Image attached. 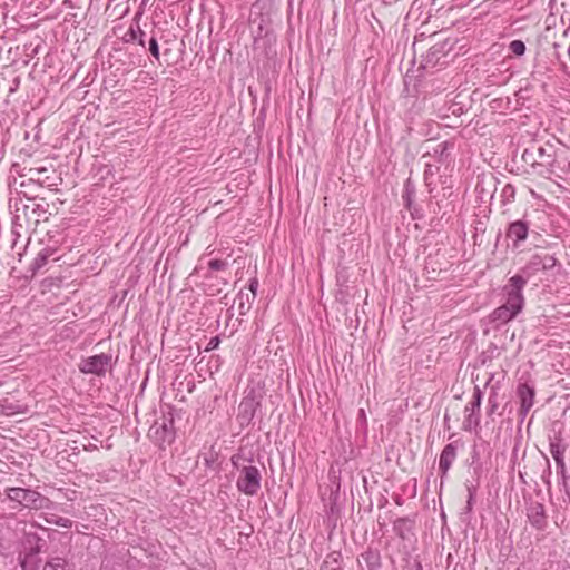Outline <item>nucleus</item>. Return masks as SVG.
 <instances>
[{"instance_id": "nucleus-17", "label": "nucleus", "mask_w": 570, "mask_h": 570, "mask_svg": "<svg viewBox=\"0 0 570 570\" xmlns=\"http://www.w3.org/2000/svg\"><path fill=\"white\" fill-rule=\"evenodd\" d=\"M539 271H542L539 261V254H534L531 256L530 261L520 269V273L515 274L514 276H521L527 284L528 281Z\"/></svg>"}, {"instance_id": "nucleus-4", "label": "nucleus", "mask_w": 570, "mask_h": 570, "mask_svg": "<svg viewBox=\"0 0 570 570\" xmlns=\"http://www.w3.org/2000/svg\"><path fill=\"white\" fill-rule=\"evenodd\" d=\"M9 500L20 503L28 509H42L48 499L36 490L24 488H8L6 490Z\"/></svg>"}, {"instance_id": "nucleus-1", "label": "nucleus", "mask_w": 570, "mask_h": 570, "mask_svg": "<svg viewBox=\"0 0 570 570\" xmlns=\"http://www.w3.org/2000/svg\"><path fill=\"white\" fill-rule=\"evenodd\" d=\"M524 164L537 170L539 175H550L553 173L554 156L547 153L542 146H531L525 148L521 155Z\"/></svg>"}, {"instance_id": "nucleus-2", "label": "nucleus", "mask_w": 570, "mask_h": 570, "mask_svg": "<svg viewBox=\"0 0 570 570\" xmlns=\"http://www.w3.org/2000/svg\"><path fill=\"white\" fill-rule=\"evenodd\" d=\"M525 285L527 284L521 276H511L502 287V295L504 297L503 304L521 313L525 301L523 296V288Z\"/></svg>"}, {"instance_id": "nucleus-7", "label": "nucleus", "mask_w": 570, "mask_h": 570, "mask_svg": "<svg viewBox=\"0 0 570 570\" xmlns=\"http://www.w3.org/2000/svg\"><path fill=\"white\" fill-rule=\"evenodd\" d=\"M111 363V355L101 353L98 355L89 356L83 358L79 364V371L85 374H94L97 376H104L107 367Z\"/></svg>"}, {"instance_id": "nucleus-16", "label": "nucleus", "mask_w": 570, "mask_h": 570, "mask_svg": "<svg viewBox=\"0 0 570 570\" xmlns=\"http://www.w3.org/2000/svg\"><path fill=\"white\" fill-rule=\"evenodd\" d=\"M445 53V43H435L423 58V68H433L439 63L441 57Z\"/></svg>"}, {"instance_id": "nucleus-39", "label": "nucleus", "mask_w": 570, "mask_h": 570, "mask_svg": "<svg viewBox=\"0 0 570 570\" xmlns=\"http://www.w3.org/2000/svg\"><path fill=\"white\" fill-rule=\"evenodd\" d=\"M218 343H219L218 337H213V338L210 340V342H209V346H210V348H215V347H217Z\"/></svg>"}, {"instance_id": "nucleus-33", "label": "nucleus", "mask_w": 570, "mask_h": 570, "mask_svg": "<svg viewBox=\"0 0 570 570\" xmlns=\"http://www.w3.org/2000/svg\"><path fill=\"white\" fill-rule=\"evenodd\" d=\"M248 289L252 293V301L256 297L257 289H258V281L257 278H252L248 284Z\"/></svg>"}, {"instance_id": "nucleus-3", "label": "nucleus", "mask_w": 570, "mask_h": 570, "mask_svg": "<svg viewBox=\"0 0 570 570\" xmlns=\"http://www.w3.org/2000/svg\"><path fill=\"white\" fill-rule=\"evenodd\" d=\"M150 432L160 449L166 450L167 446H171L176 439L174 414L169 412L168 416L163 417L161 423L156 422Z\"/></svg>"}, {"instance_id": "nucleus-9", "label": "nucleus", "mask_w": 570, "mask_h": 570, "mask_svg": "<svg viewBox=\"0 0 570 570\" xmlns=\"http://www.w3.org/2000/svg\"><path fill=\"white\" fill-rule=\"evenodd\" d=\"M530 230V224L524 219H518L509 224L507 228V238L512 242L514 248L523 243Z\"/></svg>"}, {"instance_id": "nucleus-41", "label": "nucleus", "mask_w": 570, "mask_h": 570, "mask_svg": "<svg viewBox=\"0 0 570 570\" xmlns=\"http://www.w3.org/2000/svg\"><path fill=\"white\" fill-rule=\"evenodd\" d=\"M417 570H422V566L420 562H416Z\"/></svg>"}, {"instance_id": "nucleus-10", "label": "nucleus", "mask_w": 570, "mask_h": 570, "mask_svg": "<svg viewBox=\"0 0 570 570\" xmlns=\"http://www.w3.org/2000/svg\"><path fill=\"white\" fill-rule=\"evenodd\" d=\"M361 570H381L383 568L382 557L376 548L367 547L357 558Z\"/></svg>"}, {"instance_id": "nucleus-21", "label": "nucleus", "mask_w": 570, "mask_h": 570, "mask_svg": "<svg viewBox=\"0 0 570 570\" xmlns=\"http://www.w3.org/2000/svg\"><path fill=\"white\" fill-rule=\"evenodd\" d=\"M124 40L126 42H137L142 48H146V32L142 31L139 26L136 28L130 27L129 30L125 33Z\"/></svg>"}, {"instance_id": "nucleus-31", "label": "nucleus", "mask_w": 570, "mask_h": 570, "mask_svg": "<svg viewBox=\"0 0 570 570\" xmlns=\"http://www.w3.org/2000/svg\"><path fill=\"white\" fill-rule=\"evenodd\" d=\"M48 522L61 528L70 529L72 527V521L68 518L58 517V515H51L50 519H48Z\"/></svg>"}, {"instance_id": "nucleus-19", "label": "nucleus", "mask_w": 570, "mask_h": 570, "mask_svg": "<svg viewBox=\"0 0 570 570\" xmlns=\"http://www.w3.org/2000/svg\"><path fill=\"white\" fill-rule=\"evenodd\" d=\"M453 142L442 141L435 145L431 150L429 149L426 155L435 157L439 161H445L450 155V149H453Z\"/></svg>"}, {"instance_id": "nucleus-15", "label": "nucleus", "mask_w": 570, "mask_h": 570, "mask_svg": "<svg viewBox=\"0 0 570 570\" xmlns=\"http://www.w3.org/2000/svg\"><path fill=\"white\" fill-rule=\"evenodd\" d=\"M520 313L510 306L502 304L497 307L491 314V322H498L500 324H505L511 320L515 318Z\"/></svg>"}, {"instance_id": "nucleus-18", "label": "nucleus", "mask_w": 570, "mask_h": 570, "mask_svg": "<svg viewBox=\"0 0 570 570\" xmlns=\"http://www.w3.org/2000/svg\"><path fill=\"white\" fill-rule=\"evenodd\" d=\"M564 451L566 448L561 444L560 440L550 442V453L556 461L558 472L562 474L566 472Z\"/></svg>"}, {"instance_id": "nucleus-27", "label": "nucleus", "mask_w": 570, "mask_h": 570, "mask_svg": "<svg viewBox=\"0 0 570 570\" xmlns=\"http://www.w3.org/2000/svg\"><path fill=\"white\" fill-rule=\"evenodd\" d=\"M206 264H207V271L204 274L205 277H208V274L210 272L223 271L228 266V263L226 261H222V259H209L206 262Z\"/></svg>"}, {"instance_id": "nucleus-37", "label": "nucleus", "mask_w": 570, "mask_h": 570, "mask_svg": "<svg viewBox=\"0 0 570 570\" xmlns=\"http://www.w3.org/2000/svg\"><path fill=\"white\" fill-rule=\"evenodd\" d=\"M163 8L169 9L173 4H175V0H161Z\"/></svg>"}, {"instance_id": "nucleus-38", "label": "nucleus", "mask_w": 570, "mask_h": 570, "mask_svg": "<svg viewBox=\"0 0 570 570\" xmlns=\"http://www.w3.org/2000/svg\"><path fill=\"white\" fill-rule=\"evenodd\" d=\"M403 198L406 202L407 208H410L411 207V195H410L409 189H406V194L403 196Z\"/></svg>"}, {"instance_id": "nucleus-30", "label": "nucleus", "mask_w": 570, "mask_h": 570, "mask_svg": "<svg viewBox=\"0 0 570 570\" xmlns=\"http://www.w3.org/2000/svg\"><path fill=\"white\" fill-rule=\"evenodd\" d=\"M41 570H66V561L61 558H55L47 562Z\"/></svg>"}, {"instance_id": "nucleus-13", "label": "nucleus", "mask_w": 570, "mask_h": 570, "mask_svg": "<svg viewBox=\"0 0 570 570\" xmlns=\"http://www.w3.org/2000/svg\"><path fill=\"white\" fill-rule=\"evenodd\" d=\"M414 520L411 518H397L393 522V531L402 540H410L413 535Z\"/></svg>"}, {"instance_id": "nucleus-29", "label": "nucleus", "mask_w": 570, "mask_h": 570, "mask_svg": "<svg viewBox=\"0 0 570 570\" xmlns=\"http://www.w3.org/2000/svg\"><path fill=\"white\" fill-rule=\"evenodd\" d=\"M509 50L515 56L521 57L525 53L527 47L522 40H512L509 45Z\"/></svg>"}, {"instance_id": "nucleus-14", "label": "nucleus", "mask_w": 570, "mask_h": 570, "mask_svg": "<svg viewBox=\"0 0 570 570\" xmlns=\"http://www.w3.org/2000/svg\"><path fill=\"white\" fill-rule=\"evenodd\" d=\"M494 380V374H490L485 385L490 387V393L488 397V415H492L497 412L499 407V384L500 381L492 383Z\"/></svg>"}, {"instance_id": "nucleus-12", "label": "nucleus", "mask_w": 570, "mask_h": 570, "mask_svg": "<svg viewBox=\"0 0 570 570\" xmlns=\"http://www.w3.org/2000/svg\"><path fill=\"white\" fill-rule=\"evenodd\" d=\"M527 518L531 525L538 530H543L547 527L544 505L540 502H532L527 508Z\"/></svg>"}, {"instance_id": "nucleus-11", "label": "nucleus", "mask_w": 570, "mask_h": 570, "mask_svg": "<svg viewBox=\"0 0 570 570\" xmlns=\"http://www.w3.org/2000/svg\"><path fill=\"white\" fill-rule=\"evenodd\" d=\"M460 444V441L456 440L446 444L443 448L439 460V470L441 472V479H443L448 474V471L450 470L452 463L455 461L456 451Z\"/></svg>"}, {"instance_id": "nucleus-40", "label": "nucleus", "mask_w": 570, "mask_h": 570, "mask_svg": "<svg viewBox=\"0 0 570 570\" xmlns=\"http://www.w3.org/2000/svg\"><path fill=\"white\" fill-rule=\"evenodd\" d=\"M203 269H204V267L202 266V263L197 267H195L196 273H199Z\"/></svg>"}, {"instance_id": "nucleus-35", "label": "nucleus", "mask_w": 570, "mask_h": 570, "mask_svg": "<svg viewBox=\"0 0 570 570\" xmlns=\"http://www.w3.org/2000/svg\"><path fill=\"white\" fill-rule=\"evenodd\" d=\"M474 499L475 498H472V495H468L466 512H471L472 511V508H473V504H474Z\"/></svg>"}, {"instance_id": "nucleus-42", "label": "nucleus", "mask_w": 570, "mask_h": 570, "mask_svg": "<svg viewBox=\"0 0 570 570\" xmlns=\"http://www.w3.org/2000/svg\"><path fill=\"white\" fill-rule=\"evenodd\" d=\"M186 6H187L186 3H183V4L180 6V8L183 9V11H185V10H186Z\"/></svg>"}, {"instance_id": "nucleus-6", "label": "nucleus", "mask_w": 570, "mask_h": 570, "mask_svg": "<svg viewBox=\"0 0 570 570\" xmlns=\"http://www.w3.org/2000/svg\"><path fill=\"white\" fill-rule=\"evenodd\" d=\"M483 399L481 389L475 385L473 390L472 400L465 405L464 412L466 413L463 429L465 431L476 430L480 426V410Z\"/></svg>"}, {"instance_id": "nucleus-22", "label": "nucleus", "mask_w": 570, "mask_h": 570, "mask_svg": "<svg viewBox=\"0 0 570 570\" xmlns=\"http://www.w3.org/2000/svg\"><path fill=\"white\" fill-rule=\"evenodd\" d=\"M257 405L258 403L254 399H244L239 405V417L244 421H250Z\"/></svg>"}, {"instance_id": "nucleus-26", "label": "nucleus", "mask_w": 570, "mask_h": 570, "mask_svg": "<svg viewBox=\"0 0 570 570\" xmlns=\"http://www.w3.org/2000/svg\"><path fill=\"white\" fill-rule=\"evenodd\" d=\"M500 197H501V203L503 205L512 203L514 200V197H515V188H514V186H512L511 184L504 185L502 190H501Z\"/></svg>"}, {"instance_id": "nucleus-32", "label": "nucleus", "mask_w": 570, "mask_h": 570, "mask_svg": "<svg viewBox=\"0 0 570 570\" xmlns=\"http://www.w3.org/2000/svg\"><path fill=\"white\" fill-rule=\"evenodd\" d=\"M148 49L151 55L159 60V45L155 36H151L148 40Z\"/></svg>"}, {"instance_id": "nucleus-5", "label": "nucleus", "mask_w": 570, "mask_h": 570, "mask_svg": "<svg viewBox=\"0 0 570 570\" xmlns=\"http://www.w3.org/2000/svg\"><path fill=\"white\" fill-rule=\"evenodd\" d=\"M262 475L259 470L254 465L244 466L239 471L237 479V489L246 495H256L261 489Z\"/></svg>"}, {"instance_id": "nucleus-24", "label": "nucleus", "mask_w": 570, "mask_h": 570, "mask_svg": "<svg viewBox=\"0 0 570 570\" xmlns=\"http://www.w3.org/2000/svg\"><path fill=\"white\" fill-rule=\"evenodd\" d=\"M22 570H41V560L37 552H30L21 561Z\"/></svg>"}, {"instance_id": "nucleus-25", "label": "nucleus", "mask_w": 570, "mask_h": 570, "mask_svg": "<svg viewBox=\"0 0 570 570\" xmlns=\"http://www.w3.org/2000/svg\"><path fill=\"white\" fill-rule=\"evenodd\" d=\"M237 299H238V309H239V314L240 315H245L249 308H250V304H252V298L249 297V294L248 293H244L243 291H240L237 295Z\"/></svg>"}, {"instance_id": "nucleus-28", "label": "nucleus", "mask_w": 570, "mask_h": 570, "mask_svg": "<svg viewBox=\"0 0 570 570\" xmlns=\"http://www.w3.org/2000/svg\"><path fill=\"white\" fill-rule=\"evenodd\" d=\"M539 261L542 271L551 269L557 264V259L549 254H539Z\"/></svg>"}, {"instance_id": "nucleus-20", "label": "nucleus", "mask_w": 570, "mask_h": 570, "mask_svg": "<svg viewBox=\"0 0 570 570\" xmlns=\"http://www.w3.org/2000/svg\"><path fill=\"white\" fill-rule=\"evenodd\" d=\"M160 39H161L164 61L167 65L176 63L178 61V57L176 56L177 49L175 47V43L168 39H164L163 36Z\"/></svg>"}, {"instance_id": "nucleus-23", "label": "nucleus", "mask_w": 570, "mask_h": 570, "mask_svg": "<svg viewBox=\"0 0 570 570\" xmlns=\"http://www.w3.org/2000/svg\"><path fill=\"white\" fill-rule=\"evenodd\" d=\"M52 254H53V250H52V249H50V248H43V249H41V250L37 254V256L33 258V261H32V263H31V265H30V269L32 271V273L35 274V273H37L40 268H42V267L47 264V262H48L49 257H50Z\"/></svg>"}, {"instance_id": "nucleus-36", "label": "nucleus", "mask_w": 570, "mask_h": 570, "mask_svg": "<svg viewBox=\"0 0 570 570\" xmlns=\"http://www.w3.org/2000/svg\"><path fill=\"white\" fill-rule=\"evenodd\" d=\"M468 494L472 495V498H475L476 488L474 485H466Z\"/></svg>"}, {"instance_id": "nucleus-34", "label": "nucleus", "mask_w": 570, "mask_h": 570, "mask_svg": "<svg viewBox=\"0 0 570 570\" xmlns=\"http://www.w3.org/2000/svg\"><path fill=\"white\" fill-rule=\"evenodd\" d=\"M47 171V169L45 167H40V168H30L29 169V174L31 175V178L30 180H33V176L35 175H39V174H42Z\"/></svg>"}, {"instance_id": "nucleus-8", "label": "nucleus", "mask_w": 570, "mask_h": 570, "mask_svg": "<svg viewBox=\"0 0 570 570\" xmlns=\"http://www.w3.org/2000/svg\"><path fill=\"white\" fill-rule=\"evenodd\" d=\"M517 395L520 400L519 416L520 420L523 421L534 404V386H531L527 383H521L518 385Z\"/></svg>"}]
</instances>
